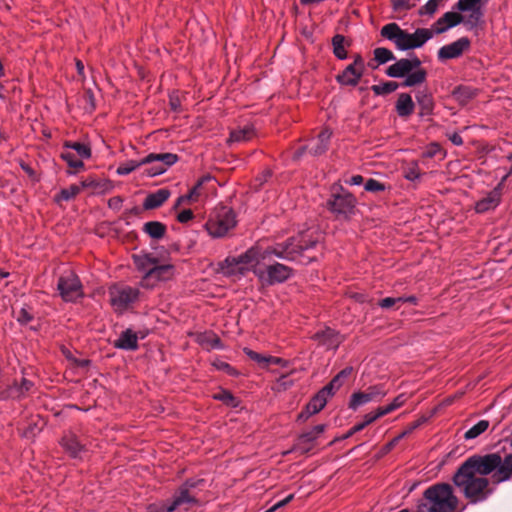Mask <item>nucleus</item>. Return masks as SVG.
I'll list each match as a JSON object with an SVG mask.
<instances>
[{
    "instance_id": "obj_48",
    "label": "nucleus",
    "mask_w": 512,
    "mask_h": 512,
    "mask_svg": "<svg viewBox=\"0 0 512 512\" xmlns=\"http://www.w3.org/2000/svg\"><path fill=\"white\" fill-rule=\"evenodd\" d=\"M211 180V176L210 175H205L203 177H201L197 183L195 184V186L189 191V198H195L196 200L199 199L200 195H201V187L202 185L207 182V181H210Z\"/></svg>"
},
{
    "instance_id": "obj_53",
    "label": "nucleus",
    "mask_w": 512,
    "mask_h": 512,
    "mask_svg": "<svg viewBox=\"0 0 512 512\" xmlns=\"http://www.w3.org/2000/svg\"><path fill=\"white\" fill-rule=\"evenodd\" d=\"M441 150V147L438 143H430L426 150L423 152L422 156L424 158H433L435 155H437Z\"/></svg>"
},
{
    "instance_id": "obj_36",
    "label": "nucleus",
    "mask_w": 512,
    "mask_h": 512,
    "mask_svg": "<svg viewBox=\"0 0 512 512\" xmlns=\"http://www.w3.org/2000/svg\"><path fill=\"white\" fill-rule=\"evenodd\" d=\"M477 95L476 90L470 87H458L453 91L454 98L461 104L466 105L470 100H472Z\"/></svg>"
},
{
    "instance_id": "obj_22",
    "label": "nucleus",
    "mask_w": 512,
    "mask_h": 512,
    "mask_svg": "<svg viewBox=\"0 0 512 512\" xmlns=\"http://www.w3.org/2000/svg\"><path fill=\"white\" fill-rule=\"evenodd\" d=\"M464 21V17L457 12H446L433 25V31L436 34H442L449 28L455 27Z\"/></svg>"
},
{
    "instance_id": "obj_1",
    "label": "nucleus",
    "mask_w": 512,
    "mask_h": 512,
    "mask_svg": "<svg viewBox=\"0 0 512 512\" xmlns=\"http://www.w3.org/2000/svg\"><path fill=\"white\" fill-rule=\"evenodd\" d=\"M494 472L495 483L509 480L512 477V454L504 459L498 453L473 455L467 458L453 475V484L470 503L485 501L493 492L490 481L486 477Z\"/></svg>"
},
{
    "instance_id": "obj_49",
    "label": "nucleus",
    "mask_w": 512,
    "mask_h": 512,
    "mask_svg": "<svg viewBox=\"0 0 512 512\" xmlns=\"http://www.w3.org/2000/svg\"><path fill=\"white\" fill-rule=\"evenodd\" d=\"M440 0H429L424 6L420 8L421 15H433L439 6Z\"/></svg>"
},
{
    "instance_id": "obj_50",
    "label": "nucleus",
    "mask_w": 512,
    "mask_h": 512,
    "mask_svg": "<svg viewBox=\"0 0 512 512\" xmlns=\"http://www.w3.org/2000/svg\"><path fill=\"white\" fill-rule=\"evenodd\" d=\"M214 398L230 406H236L235 397L227 390H222L214 395Z\"/></svg>"
},
{
    "instance_id": "obj_25",
    "label": "nucleus",
    "mask_w": 512,
    "mask_h": 512,
    "mask_svg": "<svg viewBox=\"0 0 512 512\" xmlns=\"http://www.w3.org/2000/svg\"><path fill=\"white\" fill-rule=\"evenodd\" d=\"M363 74H364V72L348 65L342 71V73H340L336 76V80L341 85L354 87L359 83Z\"/></svg>"
},
{
    "instance_id": "obj_43",
    "label": "nucleus",
    "mask_w": 512,
    "mask_h": 512,
    "mask_svg": "<svg viewBox=\"0 0 512 512\" xmlns=\"http://www.w3.org/2000/svg\"><path fill=\"white\" fill-rule=\"evenodd\" d=\"M199 342L208 349L220 347V339L214 334L201 335Z\"/></svg>"
},
{
    "instance_id": "obj_8",
    "label": "nucleus",
    "mask_w": 512,
    "mask_h": 512,
    "mask_svg": "<svg viewBox=\"0 0 512 512\" xmlns=\"http://www.w3.org/2000/svg\"><path fill=\"white\" fill-rule=\"evenodd\" d=\"M236 226V216L229 207L222 206L217 208L205 224L209 235L214 238L225 236L229 230Z\"/></svg>"
},
{
    "instance_id": "obj_45",
    "label": "nucleus",
    "mask_w": 512,
    "mask_h": 512,
    "mask_svg": "<svg viewBox=\"0 0 512 512\" xmlns=\"http://www.w3.org/2000/svg\"><path fill=\"white\" fill-rule=\"evenodd\" d=\"M81 192V187L78 185H71L68 188L62 189L59 194L60 200H71Z\"/></svg>"
},
{
    "instance_id": "obj_3",
    "label": "nucleus",
    "mask_w": 512,
    "mask_h": 512,
    "mask_svg": "<svg viewBox=\"0 0 512 512\" xmlns=\"http://www.w3.org/2000/svg\"><path fill=\"white\" fill-rule=\"evenodd\" d=\"M201 483L203 480H187L175 491L170 501L151 503L146 512H188L198 505V499L192 490Z\"/></svg>"
},
{
    "instance_id": "obj_59",
    "label": "nucleus",
    "mask_w": 512,
    "mask_h": 512,
    "mask_svg": "<svg viewBox=\"0 0 512 512\" xmlns=\"http://www.w3.org/2000/svg\"><path fill=\"white\" fill-rule=\"evenodd\" d=\"M350 66L364 72L365 71V63H364V60L363 58L361 57V55L357 54L355 57H354V61L353 63L349 64Z\"/></svg>"
},
{
    "instance_id": "obj_47",
    "label": "nucleus",
    "mask_w": 512,
    "mask_h": 512,
    "mask_svg": "<svg viewBox=\"0 0 512 512\" xmlns=\"http://www.w3.org/2000/svg\"><path fill=\"white\" fill-rule=\"evenodd\" d=\"M404 176L406 179L414 181L420 178L421 173L416 162H412L404 171Z\"/></svg>"
},
{
    "instance_id": "obj_16",
    "label": "nucleus",
    "mask_w": 512,
    "mask_h": 512,
    "mask_svg": "<svg viewBox=\"0 0 512 512\" xmlns=\"http://www.w3.org/2000/svg\"><path fill=\"white\" fill-rule=\"evenodd\" d=\"M470 46V39L467 37H461L458 40L441 47L438 50V58L442 61L459 58L470 49Z\"/></svg>"
},
{
    "instance_id": "obj_42",
    "label": "nucleus",
    "mask_w": 512,
    "mask_h": 512,
    "mask_svg": "<svg viewBox=\"0 0 512 512\" xmlns=\"http://www.w3.org/2000/svg\"><path fill=\"white\" fill-rule=\"evenodd\" d=\"M483 13L481 11L480 7H477L476 9L471 10L470 15L464 19V23L468 25L470 28H474L478 26V24L481 22Z\"/></svg>"
},
{
    "instance_id": "obj_33",
    "label": "nucleus",
    "mask_w": 512,
    "mask_h": 512,
    "mask_svg": "<svg viewBox=\"0 0 512 512\" xmlns=\"http://www.w3.org/2000/svg\"><path fill=\"white\" fill-rule=\"evenodd\" d=\"M426 76L427 73L423 68H415L413 71L409 72L406 75V78L402 85L405 87H412L415 85L422 84L423 82H425Z\"/></svg>"
},
{
    "instance_id": "obj_57",
    "label": "nucleus",
    "mask_w": 512,
    "mask_h": 512,
    "mask_svg": "<svg viewBox=\"0 0 512 512\" xmlns=\"http://www.w3.org/2000/svg\"><path fill=\"white\" fill-rule=\"evenodd\" d=\"M294 498V494H290L288 495L285 499L277 502L276 504H274L270 509H268L266 512H274L276 511L277 509L287 505L290 501H292Z\"/></svg>"
},
{
    "instance_id": "obj_12",
    "label": "nucleus",
    "mask_w": 512,
    "mask_h": 512,
    "mask_svg": "<svg viewBox=\"0 0 512 512\" xmlns=\"http://www.w3.org/2000/svg\"><path fill=\"white\" fill-rule=\"evenodd\" d=\"M174 273L175 268L173 265L162 264L159 260L156 265L143 275L140 284L145 288H153L160 282L172 279Z\"/></svg>"
},
{
    "instance_id": "obj_54",
    "label": "nucleus",
    "mask_w": 512,
    "mask_h": 512,
    "mask_svg": "<svg viewBox=\"0 0 512 512\" xmlns=\"http://www.w3.org/2000/svg\"><path fill=\"white\" fill-rule=\"evenodd\" d=\"M401 302V299L399 297L397 298H393V297H386L382 300H380L378 302V305L381 307V308H384V309H389L391 308L392 306H394L395 304L397 303H400Z\"/></svg>"
},
{
    "instance_id": "obj_13",
    "label": "nucleus",
    "mask_w": 512,
    "mask_h": 512,
    "mask_svg": "<svg viewBox=\"0 0 512 512\" xmlns=\"http://www.w3.org/2000/svg\"><path fill=\"white\" fill-rule=\"evenodd\" d=\"M331 136L332 131L328 128H324L308 145L302 146L295 151L294 159H299L306 151L313 156L324 154L328 150Z\"/></svg>"
},
{
    "instance_id": "obj_52",
    "label": "nucleus",
    "mask_w": 512,
    "mask_h": 512,
    "mask_svg": "<svg viewBox=\"0 0 512 512\" xmlns=\"http://www.w3.org/2000/svg\"><path fill=\"white\" fill-rule=\"evenodd\" d=\"M16 319L21 324H27L33 319V316L27 308L23 307L17 312Z\"/></svg>"
},
{
    "instance_id": "obj_27",
    "label": "nucleus",
    "mask_w": 512,
    "mask_h": 512,
    "mask_svg": "<svg viewBox=\"0 0 512 512\" xmlns=\"http://www.w3.org/2000/svg\"><path fill=\"white\" fill-rule=\"evenodd\" d=\"M114 347L123 350H136L138 348V337L131 329L123 331L119 338L114 341Z\"/></svg>"
},
{
    "instance_id": "obj_41",
    "label": "nucleus",
    "mask_w": 512,
    "mask_h": 512,
    "mask_svg": "<svg viewBox=\"0 0 512 512\" xmlns=\"http://www.w3.org/2000/svg\"><path fill=\"white\" fill-rule=\"evenodd\" d=\"M394 59L395 56L393 52L387 48L379 47L374 50V60L377 62V64H384Z\"/></svg>"
},
{
    "instance_id": "obj_62",
    "label": "nucleus",
    "mask_w": 512,
    "mask_h": 512,
    "mask_svg": "<svg viewBox=\"0 0 512 512\" xmlns=\"http://www.w3.org/2000/svg\"><path fill=\"white\" fill-rule=\"evenodd\" d=\"M394 407L390 404L386 405V406H383V407H379L377 408L376 410V416H378L379 418L382 417V416H385L389 413H391L392 411H394Z\"/></svg>"
},
{
    "instance_id": "obj_56",
    "label": "nucleus",
    "mask_w": 512,
    "mask_h": 512,
    "mask_svg": "<svg viewBox=\"0 0 512 512\" xmlns=\"http://www.w3.org/2000/svg\"><path fill=\"white\" fill-rule=\"evenodd\" d=\"M410 0H391L392 7L395 11H402L409 9Z\"/></svg>"
},
{
    "instance_id": "obj_31",
    "label": "nucleus",
    "mask_w": 512,
    "mask_h": 512,
    "mask_svg": "<svg viewBox=\"0 0 512 512\" xmlns=\"http://www.w3.org/2000/svg\"><path fill=\"white\" fill-rule=\"evenodd\" d=\"M134 263L138 270L147 273L154 265L157 264L159 258L152 254H141L133 256Z\"/></svg>"
},
{
    "instance_id": "obj_17",
    "label": "nucleus",
    "mask_w": 512,
    "mask_h": 512,
    "mask_svg": "<svg viewBox=\"0 0 512 512\" xmlns=\"http://www.w3.org/2000/svg\"><path fill=\"white\" fill-rule=\"evenodd\" d=\"M312 339L317 342L319 346H323L328 350H336L345 338L338 331L325 327L313 334Z\"/></svg>"
},
{
    "instance_id": "obj_5",
    "label": "nucleus",
    "mask_w": 512,
    "mask_h": 512,
    "mask_svg": "<svg viewBox=\"0 0 512 512\" xmlns=\"http://www.w3.org/2000/svg\"><path fill=\"white\" fill-rule=\"evenodd\" d=\"M382 37L394 42L399 50H411L422 47L433 37V31L427 28H418L414 33H408L396 23H389L381 28Z\"/></svg>"
},
{
    "instance_id": "obj_21",
    "label": "nucleus",
    "mask_w": 512,
    "mask_h": 512,
    "mask_svg": "<svg viewBox=\"0 0 512 512\" xmlns=\"http://www.w3.org/2000/svg\"><path fill=\"white\" fill-rule=\"evenodd\" d=\"M33 386L34 384L32 381L23 377L21 378L20 382L14 381L12 385H10L6 390L2 391L1 397L13 399L22 398L31 391Z\"/></svg>"
},
{
    "instance_id": "obj_24",
    "label": "nucleus",
    "mask_w": 512,
    "mask_h": 512,
    "mask_svg": "<svg viewBox=\"0 0 512 512\" xmlns=\"http://www.w3.org/2000/svg\"><path fill=\"white\" fill-rule=\"evenodd\" d=\"M60 444L72 458L81 457V453L85 450V446L82 445L76 435L72 433L64 435Z\"/></svg>"
},
{
    "instance_id": "obj_39",
    "label": "nucleus",
    "mask_w": 512,
    "mask_h": 512,
    "mask_svg": "<svg viewBox=\"0 0 512 512\" xmlns=\"http://www.w3.org/2000/svg\"><path fill=\"white\" fill-rule=\"evenodd\" d=\"M489 427V421L481 420L474 426H472L469 430H467L464 434L465 439H474L478 437L480 434L485 432Z\"/></svg>"
},
{
    "instance_id": "obj_30",
    "label": "nucleus",
    "mask_w": 512,
    "mask_h": 512,
    "mask_svg": "<svg viewBox=\"0 0 512 512\" xmlns=\"http://www.w3.org/2000/svg\"><path fill=\"white\" fill-rule=\"evenodd\" d=\"M352 367H346L341 370L332 380L331 382L323 387L322 389L326 390V392L332 396L336 390H338L344 382V379L348 378L352 373Z\"/></svg>"
},
{
    "instance_id": "obj_37",
    "label": "nucleus",
    "mask_w": 512,
    "mask_h": 512,
    "mask_svg": "<svg viewBox=\"0 0 512 512\" xmlns=\"http://www.w3.org/2000/svg\"><path fill=\"white\" fill-rule=\"evenodd\" d=\"M64 148L74 150L80 159H89L91 157L90 146L79 142H65Z\"/></svg>"
},
{
    "instance_id": "obj_20",
    "label": "nucleus",
    "mask_w": 512,
    "mask_h": 512,
    "mask_svg": "<svg viewBox=\"0 0 512 512\" xmlns=\"http://www.w3.org/2000/svg\"><path fill=\"white\" fill-rule=\"evenodd\" d=\"M329 396L326 390L321 389L305 406V409L299 414L298 418L305 421L310 416L320 412L325 407Z\"/></svg>"
},
{
    "instance_id": "obj_64",
    "label": "nucleus",
    "mask_w": 512,
    "mask_h": 512,
    "mask_svg": "<svg viewBox=\"0 0 512 512\" xmlns=\"http://www.w3.org/2000/svg\"><path fill=\"white\" fill-rule=\"evenodd\" d=\"M406 401V397L404 394L398 395L392 402L391 405L396 410L397 408L401 407Z\"/></svg>"
},
{
    "instance_id": "obj_23",
    "label": "nucleus",
    "mask_w": 512,
    "mask_h": 512,
    "mask_svg": "<svg viewBox=\"0 0 512 512\" xmlns=\"http://www.w3.org/2000/svg\"><path fill=\"white\" fill-rule=\"evenodd\" d=\"M501 199L500 185L490 191L484 198L480 199L475 204V210L478 213H485L489 210L495 209Z\"/></svg>"
},
{
    "instance_id": "obj_29",
    "label": "nucleus",
    "mask_w": 512,
    "mask_h": 512,
    "mask_svg": "<svg viewBox=\"0 0 512 512\" xmlns=\"http://www.w3.org/2000/svg\"><path fill=\"white\" fill-rule=\"evenodd\" d=\"M255 136V131L252 126H244L239 129L231 131L228 139L229 143H240L251 140Z\"/></svg>"
},
{
    "instance_id": "obj_58",
    "label": "nucleus",
    "mask_w": 512,
    "mask_h": 512,
    "mask_svg": "<svg viewBox=\"0 0 512 512\" xmlns=\"http://www.w3.org/2000/svg\"><path fill=\"white\" fill-rule=\"evenodd\" d=\"M197 200L195 198H189V193L186 194V195H182L180 196L175 205H174V209H177L179 208L182 204H191V203H194L196 202Z\"/></svg>"
},
{
    "instance_id": "obj_15",
    "label": "nucleus",
    "mask_w": 512,
    "mask_h": 512,
    "mask_svg": "<svg viewBox=\"0 0 512 512\" xmlns=\"http://www.w3.org/2000/svg\"><path fill=\"white\" fill-rule=\"evenodd\" d=\"M385 395L386 391L381 385L370 386L364 392H355L351 395L349 408L356 410L368 402L381 400Z\"/></svg>"
},
{
    "instance_id": "obj_32",
    "label": "nucleus",
    "mask_w": 512,
    "mask_h": 512,
    "mask_svg": "<svg viewBox=\"0 0 512 512\" xmlns=\"http://www.w3.org/2000/svg\"><path fill=\"white\" fill-rule=\"evenodd\" d=\"M143 231L152 239H162L167 231L166 226L159 221H149L143 226Z\"/></svg>"
},
{
    "instance_id": "obj_34",
    "label": "nucleus",
    "mask_w": 512,
    "mask_h": 512,
    "mask_svg": "<svg viewBox=\"0 0 512 512\" xmlns=\"http://www.w3.org/2000/svg\"><path fill=\"white\" fill-rule=\"evenodd\" d=\"M60 156L68 164L70 168L75 169V171H68L69 174H74L77 171L84 168V163L82 159L77 158L72 151L64 148Z\"/></svg>"
},
{
    "instance_id": "obj_35",
    "label": "nucleus",
    "mask_w": 512,
    "mask_h": 512,
    "mask_svg": "<svg viewBox=\"0 0 512 512\" xmlns=\"http://www.w3.org/2000/svg\"><path fill=\"white\" fill-rule=\"evenodd\" d=\"M417 102L420 106L421 115H430L434 108V101L432 95L427 92H419L416 96Z\"/></svg>"
},
{
    "instance_id": "obj_28",
    "label": "nucleus",
    "mask_w": 512,
    "mask_h": 512,
    "mask_svg": "<svg viewBox=\"0 0 512 512\" xmlns=\"http://www.w3.org/2000/svg\"><path fill=\"white\" fill-rule=\"evenodd\" d=\"M414 102L407 93H401L396 102V111L400 117H408L414 112Z\"/></svg>"
},
{
    "instance_id": "obj_61",
    "label": "nucleus",
    "mask_w": 512,
    "mask_h": 512,
    "mask_svg": "<svg viewBox=\"0 0 512 512\" xmlns=\"http://www.w3.org/2000/svg\"><path fill=\"white\" fill-rule=\"evenodd\" d=\"M122 198L119 196L112 197L108 201V206L112 209L119 210L122 206Z\"/></svg>"
},
{
    "instance_id": "obj_60",
    "label": "nucleus",
    "mask_w": 512,
    "mask_h": 512,
    "mask_svg": "<svg viewBox=\"0 0 512 512\" xmlns=\"http://www.w3.org/2000/svg\"><path fill=\"white\" fill-rule=\"evenodd\" d=\"M421 425V422L415 421L411 423L402 433H400L398 436L400 439L406 437L407 435L411 434L415 429H417Z\"/></svg>"
},
{
    "instance_id": "obj_6",
    "label": "nucleus",
    "mask_w": 512,
    "mask_h": 512,
    "mask_svg": "<svg viewBox=\"0 0 512 512\" xmlns=\"http://www.w3.org/2000/svg\"><path fill=\"white\" fill-rule=\"evenodd\" d=\"M268 257H270L268 248L251 247L238 257H228L221 265V270L227 276L243 275L248 270L254 272L255 266Z\"/></svg>"
},
{
    "instance_id": "obj_7",
    "label": "nucleus",
    "mask_w": 512,
    "mask_h": 512,
    "mask_svg": "<svg viewBox=\"0 0 512 512\" xmlns=\"http://www.w3.org/2000/svg\"><path fill=\"white\" fill-rule=\"evenodd\" d=\"M177 161L178 156L173 153H150L139 161L129 160L120 164L117 167L116 173L118 175H128L142 165L156 163L146 170L147 175L153 177L164 173L168 167Z\"/></svg>"
},
{
    "instance_id": "obj_19",
    "label": "nucleus",
    "mask_w": 512,
    "mask_h": 512,
    "mask_svg": "<svg viewBox=\"0 0 512 512\" xmlns=\"http://www.w3.org/2000/svg\"><path fill=\"white\" fill-rule=\"evenodd\" d=\"M325 430V425L320 424L313 427L310 431L301 434L295 444V450L300 451L302 454L308 453L314 447L316 439Z\"/></svg>"
},
{
    "instance_id": "obj_9",
    "label": "nucleus",
    "mask_w": 512,
    "mask_h": 512,
    "mask_svg": "<svg viewBox=\"0 0 512 512\" xmlns=\"http://www.w3.org/2000/svg\"><path fill=\"white\" fill-rule=\"evenodd\" d=\"M292 272L293 270L290 267L281 263L268 265L266 268H261L259 264L254 268V274L265 285L282 283L291 277Z\"/></svg>"
},
{
    "instance_id": "obj_55",
    "label": "nucleus",
    "mask_w": 512,
    "mask_h": 512,
    "mask_svg": "<svg viewBox=\"0 0 512 512\" xmlns=\"http://www.w3.org/2000/svg\"><path fill=\"white\" fill-rule=\"evenodd\" d=\"M194 217L193 211L191 209H184L177 215V220L180 223H187L192 220Z\"/></svg>"
},
{
    "instance_id": "obj_38",
    "label": "nucleus",
    "mask_w": 512,
    "mask_h": 512,
    "mask_svg": "<svg viewBox=\"0 0 512 512\" xmlns=\"http://www.w3.org/2000/svg\"><path fill=\"white\" fill-rule=\"evenodd\" d=\"M345 37L343 35L337 34L332 38L333 45V53L338 59H346L347 51L345 49Z\"/></svg>"
},
{
    "instance_id": "obj_14",
    "label": "nucleus",
    "mask_w": 512,
    "mask_h": 512,
    "mask_svg": "<svg viewBox=\"0 0 512 512\" xmlns=\"http://www.w3.org/2000/svg\"><path fill=\"white\" fill-rule=\"evenodd\" d=\"M328 204L333 213L348 218L354 212L356 200L352 194L345 192L333 195Z\"/></svg>"
},
{
    "instance_id": "obj_26",
    "label": "nucleus",
    "mask_w": 512,
    "mask_h": 512,
    "mask_svg": "<svg viewBox=\"0 0 512 512\" xmlns=\"http://www.w3.org/2000/svg\"><path fill=\"white\" fill-rule=\"evenodd\" d=\"M170 197V191L166 188L157 190L147 195L143 202L145 210H152L160 207Z\"/></svg>"
},
{
    "instance_id": "obj_63",
    "label": "nucleus",
    "mask_w": 512,
    "mask_h": 512,
    "mask_svg": "<svg viewBox=\"0 0 512 512\" xmlns=\"http://www.w3.org/2000/svg\"><path fill=\"white\" fill-rule=\"evenodd\" d=\"M365 428V426L363 425V423H358L356 425H354L346 434L345 436L343 437L344 439L346 438H349L351 437L352 435H354L355 433L363 430Z\"/></svg>"
},
{
    "instance_id": "obj_2",
    "label": "nucleus",
    "mask_w": 512,
    "mask_h": 512,
    "mask_svg": "<svg viewBox=\"0 0 512 512\" xmlns=\"http://www.w3.org/2000/svg\"><path fill=\"white\" fill-rule=\"evenodd\" d=\"M460 500L453 487L448 483H436L423 492L418 508L423 512H462L459 510Z\"/></svg>"
},
{
    "instance_id": "obj_40",
    "label": "nucleus",
    "mask_w": 512,
    "mask_h": 512,
    "mask_svg": "<svg viewBox=\"0 0 512 512\" xmlns=\"http://www.w3.org/2000/svg\"><path fill=\"white\" fill-rule=\"evenodd\" d=\"M398 83L394 81H388L381 84L373 85L371 90L375 95H387L394 92L398 88Z\"/></svg>"
},
{
    "instance_id": "obj_10",
    "label": "nucleus",
    "mask_w": 512,
    "mask_h": 512,
    "mask_svg": "<svg viewBox=\"0 0 512 512\" xmlns=\"http://www.w3.org/2000/svg\"><path fill=\"white\" fill-rule=\"evenodd\" d=\"M110 303L116 312H123L136 302L139 290L130 286L115 285L109 290Z\"/></svg>"
},
{
    "instance_id": "obj_46",
    "label": "nucleus",
    "mask_w": 512,
    "mask_h": 512,
    "mask_svg": "<svg viewBox=\"0 0 512 512\" xmlns=\"http://www.w3.org/2000/svg\"><path fill=\"white\" fill-rule=\"evenodd\" d=\"M480 3L481 0H458L456 8L462 12L471 11L480 7Z\"/></svg>"
},
{
    "instance_id": "obj_51",
    "label": "nucleus",
    "mask_w": 512,
    "mask_h": 512,
    "mask_svg": "<svg viewBox=\"0 0 512 512\" xmlns=\"http://www.w3.org/2000/svg\"><path fill=\"white\" fill-rule=\"evenodd\" d=\"M384 189H385L384 184H382L381 182H379L375 179H369L365 183V190L369 191V192H379V191H383Z\"/></svg>"
},
{
    "instance_id": "obj_44",
    "label": "nucleus",
    "mask_w": 512,
    "mask_h": 512,
    "mask_svg": "<svg viewBox=\"0 0 512 512\" xmlns=\"http://www.w3.org/2000/svg\"><path fill=\"white\" fill-rule=\"evenodd\" d=\"M243 351L251 360L255 361L260 366L266 367L268 365L269 356L262 355L249 348H244Z\"/></svg>"
},
{
    "instance_id": "obj_11",
    "label": "nucleus",
    "mask_w": 512,
    "mask_h": 512,
    "mask_svg": "<svg viewBox=\"0 0 512 512\" xmlns=\"http://www.w3.org/2000/svg\"><path fill=\"white\" fill-rule=\"evenodd\" d=\"M58 290L64 301L72 302L83 296V289L79 278L68 271L58 280Z\"/></svg>"
},
{
    "instance_id": "obj_4",
    "label": "nucleus",
    "mask_w": 512,
    "mask_h": 512,
    "mask_svg": "<svg viewBox=\"0 0 512 512\" xmlns=\"http://www.w3.org/2000/svg\"><path fill=\"white\" fill-rule=\"evenodd\" d=\"M322 235L316 230H307L296 237H291L283 243L267 247L270 256L294 261L306 250L314 248L320 241Z\"/></svg>"
},
{
    "instance_id": "obj_18",
    "label": "nucleus",
    "mask_w": 512,
    "mask_h": 512,
    "mask_svg": "<svg viewBox=\"0 0 512 512\" xmlns=\"http://www.w3.org/2000/svg\"><path fill=\"white\" fill-rule=\"evenodd\" d=\"M421 66V61L415 57L413 59L402 58L390 65L386 74L389 77L400 78L406 76L409 72L413 71L415 68H419Z\"/></svg>"
}]
</instances>
